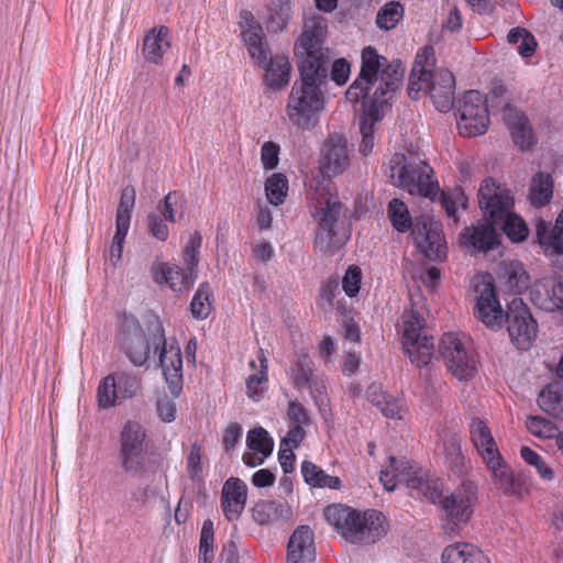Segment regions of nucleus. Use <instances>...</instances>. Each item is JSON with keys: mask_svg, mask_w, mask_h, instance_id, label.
I'll use <instances>...</instances> for the list:
<instances>
[{"mask_svg": "<svg viewBox=\"0 0 563 563\" xmlns=\"http://www.w3.org/2000/svg\"><path fill=\"white\" fill-rule=\"evenodd\" d=\"M366 399L387 418L401 419V406L391 395L386 394L378 384H371L365 393Z\"/></svg>", "mask_w": 563, "mask_h": 563, "instance_id": "obj_38", "label": "nucleus"}, {"mask_svg": "<svg viewBox=\"0 0 563 563\" xmlns=\"http://www.w3.org/2000/svg\"><path fill=\"white\" fill-rule=\"evenodd\" d=\"M260 362V369L250 375L246 379V394L247 397L253 399L254 401L260 400L263 396L264 391L267 388L268 375H267V358L264 355L263 350L258 351L257 355Z\"/></svg>", "mask_w": 563, "mask_h": 563, "instance_id": "obj_45", "label": "nucleus"}, {"mask_svg": "<svg viewBox=\"0 0 563 563\" xmlns=\"http://www.w3.org/2000/svg\"><path fill=\"white\" fill-rule=\"evenodd\" d=\"M428 95L440 112H449L454 104L455 77L449 69L431 71Z\"/></svg>", "mask_w": 563, "mask_h": 563, "instance_id": "obj_23", "label": "nucleus"}, {"mask_svg": "<svg viewBox=\"0 0 563 563\" xmlns=\"http://www.w3.org/2000/svg\"><path fill=\"white\" fill-rule=\"evenodd\" d=\"M507 41L511 45L517 46V51L522 57H530L537 48L534 36L523 27H514L508 32Z\"/></svg>", "mask_w": 563, "mask_h": 563, "instance_id": "obj_49", "label": "nucleus"}, {"mask_svg": "<svg viewBox=\"0 0 563 563\" xmlns=\"http://www.w3.org/2000/svg\"><path fill=\"white\" fill-rule=\"evenodd\" d=\"M319 164L322 174L327 177L342 174L349 167V148L342 135L332 134L324 141Z\"/></svg>", "mask_w": 563, "mask_h": 563, "instance_id": "obj_21", "label": "nucleus"}, {"mask_svg": "<svg viewBox=\"0 0 563 563\" xmlns=\"http://www.w3.org/2000/svg\"><path fill=\"white\" fill-rule=\"evenodd\" d=\"M386 490H394L397 485L404 484L406 487L429 499L432 504L440 503L443 497L442 484L438 478L428 476L421 468L417 467L406 459L389 456V465L380 471L379 476Z\"/></svg>", "mask_w": 563, "mask_h": 563, "instance_id": "obj_7", "label": "nucleus"}, {"mask_svg": "<svg viewBox=\"0 0 563 563\" xmlns=\"http://www.w3.org/2000/svg\"><path fill=\"white\" fill-rule=\"evenodd\" d=\"M496 227H499L514 243L523 242L529 234L526 221L512 210L506 213L505 218L500 219V222H496Z\"/></svg>", "mask_w": 563, "mask_h": 563, "instance_id": "obj_47", "label": "nucleus"}, {"mask_svg": "<svg viewBox=\"0 0 563 563\" xmlns=\"http://www.w3.org/2000/svg\"><path fill=\"white\" fill-rule=\"evenodd\" d=\"M427 53L428 49H424L422 54H417L413 67L410 73L408 84V96L412 100L418 99V95L420 91H426L428 93L429 90V84L432 78V64L429 62Z\"/></svg>", "mask_w": 563, "mask_h": 563, "instance_id": "obj_33", "label": "nucleus"}, {"mask_svg": "<svg viewBox=\"0 0 563 563\" xmlns=\"http://www.w3.org/2000/svg\"><path fill=\"white\" fill-rule=\"evenodd\" d=\"M389 169L393 184L411 196L432 199L439 190L432 167L418 154H394L389 161Z\"/></svg>", "mask_w": 563, "mask_h": 563, "instance_id": "obj_5", "label": "nucleus"}, {"mask_svg": "<svg viewBox=\"0 0 563 563\" xmlns=\"http://www.w3.org/2000/svg\"><path fill=\"white\" fill-rule=\"evenodd\" d=\"M461 244L478 252H487L498 244L496 222L483 216L476 224L467 227L460 236Z\"/></svg>", "mask_w": 563, "mask_h": 563, "instance_id": "obj_22", "label": "nucleus"}, {"mask_svg": "<svg viewBox=\"0 0 563 563\" xmlns=\"http://www.w3.org/2000/svg\"><path fill=\"white\" fill-rule=\"evenodd\" d=\"M494 465H486L492 472L496 486L506 496L522 497L527 492L525 478L519 474H512L503 461V457L497 459Z\"/></svg>", "mask_w": 563, "mask_h": 563, "instance_id": "obj_31", "label": "nucleus"}, {"mask_svg": "<svg viewBox=\"0 0 563 563\" xmlns=\"http://www.w3.org/2000/svg\"><path fill=\"white\" fill-rule=\"evenodd\" d=\"M477 296L474 314L490 330L501 329L505 313L497 298L495 285L492 280H483L476 285Z\"/></svg>", "mask_w": 563, "mask_h": 563, "instance_id": "obj_19", "label": "nucleus"}, {"mask_svg": "<svg viewBox=\"0 0 563 563\" xmlns=\"http://www.w3.org/2000/svg\"><path fill=\"white\" fill-rule=\"evenodd\" d=\"M201 446L195 442L187 456V473L190 479L196 481L201 478L202 465H201Z\"/></svg>", "mask_w": 563, "mask_h": 563, "instance_id": "obj_64", "label": "nucleus"}, {"mask_svg": "<svg viewBox=\"0 0 563 563\" xmlns=\"http://www.w3.org/2000/svg\"><path fill=\"white\" fill-rule=\"evenodd\" d=\"M386 490H394L397 485L404 484L406 487L429 499L432 504L440 503L443 497L442 484L438 478L428 476L421 468L417 467L406 459L389 456V465L380 471L379 476Z\"/></svg>", "mask_w": 563, "mask_h": 563, "instance_id": "obj_6", "label": "nucleus"}, {"mask_svg": "<svg viewBox=\"0 0 563 563\" xmlns=\"http://www.w3.org/2000/svg\"><path fill=\"white\" fill-rule=\"evenodd\" d=\"M404 76L401 60L388 62L373 46L362 49L360 73L347 88L345 98L353 103L362 100L364 114L360 121V152L365 156L374 146V125L382 120L384 109L390 107L389 101L400 88Z\"/></svg>", "mask_w": 563, "mask_h": 563, "instance_id": "obj_1", "label": "nucleus"}, {"mask_svg": "<svg viewBox=\"0 0 563 563\" xmlns=\"http://www.w3.org/2000/svg\"><path fill=\"white\" fill-rule=\"evenodd\" d=\"M505 121L508 129L510 130L511 137L516 145H518L521 150L532 146L533 134L525 115L519 113L506 114Z\"/></svg>", "mask_w": 563, "mask_h": 563, "instance_id": "obj_42", "label": "nucleus"}, {"mask_svg": "<svg viewBox=\"0 0 563 563\" xmlns=\"http://www.w3.org/2000/svg\"><path fill=\"white\" fill-rule=\"evenodd\" d=\"M404 16V7L399 2L390 1L379 9L376 15V25L382 30H393Z\"/></svg>", "mask_w": 563, "mask_h": 563, "instance_id": "obj_52", "label": "nucleus"}, {"mask_svg": "<svg viewBox=\"0 0 563 563\" xmlns=\"http://www.w3.org/2000/svg\"><path fill=\"white\" fill-rule=\"evenodd\" d=\"M471 442L486 465H494L501 457L489 427L481 418H472L470 423Z\"/></svg>", "mask_w": 563, "mask_h": 563, "instance_id": "obj_26", "label": "nucleus"}, {"mask_svg": "<svg viewBox=\"0 0 563 563\" xmlns=\"http://www.w3.org/2000/svg\"><path fill=\"white\" fill-rule=\"evenodd\" d=\"M537 401L544 412L553 417H561L563 415V386L547 385L538 395Z\"/></svg>", "mask_w": 563, "mask_h": 563, "instance_id": "obj_43", "label": "nucleus"}, {"mask_svg": "<svg viewBox=\"0 0 563 563\" xmlns=\"http://www.w3.org/2000/svg\"><path fill=\"white\" fill-rule=\"evenodd\" d=\"M477 498V486L471 481H464L449 495H443L439 505L445 518L457 525L467 522L473 514V506Z\"/></svg>", "mask_w": 563, "mask_h": 563, "instance_id": "obj_17", "label": "nucleus"}, {"mask_svg": "<svg viewBox=\"0 0 563 563\" xmlns=\"http://www.w3.org/2000/svg\"><path fill=\"white\" fill-rule=\"evenodd\" d=\"M169 47V29L164 25L158 29L153 27L144 35L142 54L146 62L159 65Z\"/></svg>", "mask_w": 563, "mask_h": 563, "instance_id": "obj_30", "label": "nucleus"}, {"mask_svg": "<svg viewBox=\"0 0 563 563\" xmlns=\"http://www.w3.org/2000/svg\"><path fill=\"white\" fill-rule=\"evenodd\" d=\"M310 67L299 70V78L291 86L285 109L288 121L302 131L317 125L325 104L323 86L328 73L311 71Z\"/></svg>", "mask_w": 563, "mask_h": 563, "instance_id": "obj_2", "label": "nucleus"}, {"mask_svg": "<svg viewBox=\"0 0 563 563\" xmlns=\"http://www.w3.org/2000/svg\"><path fill=\"white\" fill-rule=\"evenodd\" d=\"M527 429L531 434L543 439H556L558 434L561 432L553 422L539 416L528 418Z\"/></svg>", "mask_w": 563, "mask_h": 563, "instance_id": "obj_59", "label": "nucleus"}, {"mask_svg": "<svg viewBox=\"0 0 563 563\" xmlns=\"http://www.w3.org/2000/svg\"><path fill=\"white\" fill-rule=\"evenodd\" d=\"M361 279V268L356 265L349 266L342 279V288L349 297H354L358 292Z\"/></svg>", "mask_w": 563, "mask_h": 563, "instance_id": "obj_63", "label": "nucleus"}, {"mask_svg": "<svg viewBox=\"0 0 563 563\" xmlns=\"http://www.w3.org/2000/svg\"><path fill=\"white\" fill-rule=\"evenodd\" d=\"M387 213L396 231L405 233L411 229L413 243L426 258L442 261L445 257L446 247L440 225L430 216L421 214L412 220L407 206L397 198L389 201Z\"/></svg>", "mask_w": 563, "mask_h": 563, "instance_id": "obj_3", "label": "nucleus"}, {"mask_svg": "<svg viewBox=\"0 0 563 563\" xmlns=\"http://www.w3.org/2000/svg\"><path fill=\"white\" fill-rule=\"evenodd\" d=\"M115 384L120 394V398L125 400L136 395L140 388V379L136 375L128 372L115 373Z\"/></svg>", "mask_w": 563, "mask_h": 563, "instance_id": "obj_61", "label": "nucleus"}, {"mask_svg": "<svg viewBox=\"0 0 563 563\" xmlns=\"http://www.w3.org/2000/svg\"><path fill=\"white\" fill-rule=\"evenodd\" d=\"M314 560L313 532L308 526H299L287 544V563H314Z\"/></svg>", "mask_w": 563, "mask_h": 563, "instance_id": "obj_27", "label": "nucleus"}, {"mask_svg": "<svg viewBox=\"0 0 563 563\" xmlns=\"http://www.w3.org/2000/svg\"><path fill=\"white\" fill-rule=\"evenodd\" d=\"M246 445L251 451L261 453L264 457H267L273 452L274 442L268 432L262 427H258L247 432Z\"/></svg>", "mask_w": 563, "mask_h": 563, "instance_id": "obj_54", "label": "nucleus"}, {"mask_svg": "<svg viewBox=\"0 0 563 563\" xmlns=\"http://www.w3.org/2000/svg\"><path fill=\"white\" fill-rule=\"evenodd\" d=\"M214 532L213 522L206 519L202 523L199 540L198 562L211 563L214 556Z\"/></svg>", "mask_w": 563, "mask_h": 563, "instance_id": "obj_55", "label": "nucleus"}, {"mask_svg": "<svg viewBox=\"0 0 563 563\" xmlns=\"http://www.w3.org/2000/svg\"><path fill=\"white\" fill-rule=\"evenodd\" d=\"M530 298L541 310H563V282L555 277L543 278L531 288Z\"/></svg>", "mask_w": 563, "mask_h": 563, "instance_id": "obj_24", "label": "nucleus"}, {"mask_svg": "<svg viewBox=\"0 0 563 563\" xmlns=\"http://www.w3.org/2000/svg\"><path fill=\"white\" fill-rule=\"evenodd\" d=\"M439 352L450 373L457 379H468L476 373L475 356L468 352L456 333L442 335Z\"/></svg>", "mask_w": 563, "mask_h": 563, "instance_id": "obj_12", "label": "nucleus"}, {"mask_svg": "<svg viewBox=\"0 0 563 563\" xmlns=\"http://www.w3.org/2000/svg\"><path fill=\"white\" fill-rule=\"evenodd\" d=\"M537 241L547 256L563 254V211L554 224L539 219L536 223Z\"/></svg>", "mask_w": 563, "mask_h": 563, "instance_id": "obj_28", "label": "nucleus"}, {"mask_svg": "<svg viewBox=\"0 0 563 563\" xmlns=\"http://www.w3.org/2000/svg\"><path fill=\"white\" fill-rule=\"evenodd\" d=\"M504 321L514 346L528 351L537 339L538 323L522 299L515 298L508 303Z\"/></svg>", "mask_w": 563, "mask_h": 563, "instance_id": "obj_11", "label": "nucleus"}, {"mask_svg": "<svg viewBox=\"0 0 563 563\" xmlns=\"http://www.w3.org/2000/svg\"><path fill=\"white\" fill-rule=\"evenodd\" d=\"M342 207L336 196L330 192L320 194L319 207L312 212L317 223L313 244L323 254L333 255L350 239V233L339 228Z\"/></svg>", "mask_w": 563, "mask_h": 563, "instance_id": "obj_8", "label": "nucleus"}, {"mask_svg": "<svg viewBox=\"0 0 563 563\" xmlns=\"http://www.w3.org/2000/svg\"><path fill=\"white\" fill-rule=\"evenodd\" d=\"M484 100L488 104L489 113L508 111V114H514L510 107L509 92L504 86L493 88L487 96H484Z\"/></svg>", "mask_w": 563, "mask_h": 563, "instance_id": "obj_57", "label": "nucleus"}, {"mask_svg": "<svg viewBox=\"0 0 563 563\" xmlns=\"http://www.w3.org/2000/svg\"><path fill=\"white\" fill-rule=\"evenodd\" d=\"M151 272L157 284L166 283L174 291L189 289L197 279L196 273L185 271L177 265L157 264L152 266Z\"/></svg>", "mask_w": 563, "mask_h": 563, "instance_id": "obj_29", "label": "nucleus"}, {"mask_svg": "<svg viewBox=\"0 0 563 563\" xmlns=\"http://www.w3.org/2000/svg\"><path fill=\"white\" fill-rule=\"evenodd\" d=\"M239 26L251 58L254 63H264L271 48L261 23L251 11L242 10L239 14Z\"/></svg>", "mask_w": 563, "mask_h": 563, "instance_id": "obj_20", "label": "nucleus"}, {"mask_svg": "<svg viewBox=\"0 0 563 563\" xmlns=\"http://www.w3.org/2000/svg\"><path fill=\"white\" fill-rule=\"evenodd\" d=\"M247 498L246 484L236 477H230L222 486L221 509L229 521H235L242 515Z\"/></svg>", "mask_w": 563, "mask_h": 563, "instance_id": "obj_25", "label": "nucleus"}, {"mask_svg": "<svg viewBox=\"0 0 563 563\" xmlns=\"http://www.w3.org/2000/svg\"><path fill=\"white\" fill-rule=\"evenodd\" d=\"M477 197L483 216L493 222H500V219L505 218L515 206L510 190L492 177L482 181Z\"/></svg>", "mask_w": 563, "mask_h": 563, "instance_id": "obj_14", "label": "nucleus"}, {"mask_svg": "<svg viewBox=\"0 0 563 563\" xmlns=\"http://www.w3.org/2000/svg\"><path fill=\"white\" fill-rule=\"evenodd\" d=\"M553 196V179L548 173L539 172L532 178L529 188V201L533 207L547 206Z\"/></svg>", "mask_w": 563, "mask_h": 563, "instance_id": "obj_41", "label": "nucleus"}, {"mask_svg": "<svg viewBox=\"0 0 563 563\" xmlns=\"http://www.w3.org/2000/svg\"><path fill=\"white\" fill-rule=\"evenodd\" d=\"M97 401L101 409H110L122 401L115 384V375L109 374L100 380L97 388Z\"/></svg>", "mask_w": 563, "mask_h": 563, "instance_id": "obj_48", "label": "nucleus"}, {"mask_svg": "<svg viewBox=\"0 0 563 563\" xmlns=\"http://www.w3.org/2000/svg\"><path fill=\"white\" fill-rule=\"evenodd\" d=\"M288 192V179L282 173H275L266 179L265 194L269 203L279 206Z\"/></svg>", "mask_w": 563, "mask_h": 563, "instance_id": "obj_51", "label": "nucleus"}, {"mask_svg": "<svg viewBox=\"0 0 563 563\" xmlns=\"http://www.w3.org/2000/svg\"><path fill=\"white\" fill-rule=\"evenodd\" d=\"M441 206L446 216L453 219L454 223L457 222L456 211L461 207L466 208L467 199L462 189L455 188L451 191H443L440 199Z\"/></svg>", "mask_w": 563, "mask_h": 563, "instance_id": "obj_56", "label": "nucleus"}, {"mask_svg": "<svg viewBox=\"0 0 563 563\" xmlns=\"http://www.w3.org/2000/svg\"><path fill=\"white\" fill-rule=\"evenodd\" d=\"M521 459L529 465L533 466L543 481H552L554 477L552 468L545 463L543 457L528 446L520 449Z\"/></svg>", "mask_w": 563, "mask_h": 563, "instance_id": "obj_58", "label": "nucleus"}, {"mask_svg": "<svg viewBox=\"0 0 563 563\" xmlns=\"http://www.w3.org/2000/svg\"><path fill=\"white\" fill-rule=\"evenodd\" d=\"M118 450H150L146 429L137 421H126L119 433Z\"/></svg>", "mask_w": 563, "mask_h": 563, "instance_id": "obj_35", "label": "nucleus"}, {"mask_svg": "<svg viewBox=\"0 0 563 563\" xmlns=\"http://www.w3.org/2000/svg\"><path fill=\"white\" fill-rule=\"evenodd\" d=\"M255 64L265 70L264 81L272 89H280L288 85L291 67L286 56L277 55L273 57L271 53L266 55L264 63Z\"/></svg>", "mask_w": 563, "mask_h": 563, "instance_id": "obj_32", "label": "nucleus"}, {"mask_svg": "<svg viewBox=\"0 0 563 563\" xmlns=\"http://www.w3.org/2000/svg\"><path fill=\"white\" fill-rule=\"evenodd\" d=\"M457 129L460 134L473 137L484 134L489 125L488 104L477 90L466 91L456 106Z\"/></svg>", "mask_w": 563, "mask_h": 563, "instance_id": "obj_10", "label": "nucleus"}, {"mask_svg": "<svg viewBox=\"0 0 563 563\" xmlns=\"http://www.w3.org/2000/svg\"><path fill=\"white\" fill-rule=\"evenodd\" d=\"M292 386L301 391L309 389L318 406L323 404L324 385L319 384L314 376V364L305 349L297 350L290 360L287 371Z\"/></svg>", "mask_w": 563, "mask_h": 563, "instance_id": "obj_16", "label": "nucleus"}, {"mask_svg": "<svg viewBox=\"0 0 563 563\" xmlns=\"http://www.w3.org/2000/svg\"><path fill=\"white\" fill-rule=\"evenodd\" d=\"M296 54L301 55L298 70H305L311 66V71L328 73L327 60L322 51V27H307L296 44Z\"/></svg>", "mask_w": 563, "mask_h": 563, "instance_id": "obj_18", "label": "nucleus"}, {"mask_svg": "<svg viewBox=\"0 0 563 563\" xmlns=\"http://www.w3.org/2000/svg\"><path fill=\"white\" fill-rule=\"evenodd\" d=\"M211 296L212 290L210 285L208 283L200 284L190 302V311L195 319L205 320L209 317L212 308L210 301Z\"/></svg>", "mask_w": 563, "mask_h": 563, "instance_id": "obj_50", "label": "nucleus"}, {"mask_svg": "<svg viewBox=\"0 0 563 563\" xmlns=\"http://www.w3.org/2000/svg\"><path fill=\"white\" fill-rule=\"evenodd\" d=\"M290 515L289 507L276 500H260L252 508V517L258 525H268Z\"/></svg>", "mask_w": 563, "mask_h": 563, "instance_id": "obj_40", "label": "nucleus"}, {"mask_svg": "<svg viewBox=\"0 0 563 563\" xmlns=\"http://www.w3.org/2000/svg\"><path fill=\"white\" fill-rule=\"evenodd\" d=\"M120 350L137 367L146 364L151 346L145 331L135 318H125L117 338Z\"/></svg>", "mask_w": 563, "mask_h": 563, "instance_id": "obj_15", "label": "nucleus"}, {"mask_svg": "<svg viewBox=\"0 0 563 563\" xmlns=\"http://www.w3.org/2000/svg\"><path fill=\"white\" fill-rule=\"evenodd\" d=\"M155 349H159V364L163 375L173 397H178L183 390V357L176 343H168L162 324L156 328L153 338Z\"/></svg>", "mask_w": 563, "mask_h": 563, "instance_id": "obj_13", "label": "nucleus"}, {"mask_svg": "<svg viewBox=\"0 0 563 563\" xmlns=\"http://www.w3.org/2000/svg\"><path fill=\"white\" fill-rule=\"evenodd\" d=\"M168 219H165L158 211L154 210L147 214V230L151 236L165 242L168 239Z\"/></svg>", "mask_w": 563, "mask_h": 563, "instance_id": "obj_62", "label": "nucleus"}, {"mask_svg": "<svg viewBox=\"0 0 563 563\" xmlns=\"http://www.w3.org/2000/svg\"><path fill=\"white\" fill-rule=\"evenodd\" d=\"M441 449L445 463L456 475H462L466 468L465 457L461 450V438L451 432L441 435Z\"/></svg>", "mask_w": 563, "mask_h": 563, "instance_id": "obj_37", "label": "nucleus"}, {"mask_svg": "<svg viewBox=\"0 0 563 563\" xmlns=\"http://www.w3.org/2000/svg\"><path fill=\"white\" fill-rule=\"evenodd\" d=\"M135 203V189L126 186L121 191L120 202L117 209L115 227H128L131 223V213Z\"/></svg>", "mask_w": 563, "mask_h": 563, "instance_id": "obj_53", "label": "nucleus"}, {"mask_svg": "<svg viewBox=\"0 0 563 563\" xmlns=\"http://www.w3.org/2000/svg\"><path fill=\"white\" fill-rule=\"evenodd\" d=\"M323 515L325 520L351 543H374L385 534V517L374 509L360 512L347 506L330 505Z\"/></svg>", "mask_w": 563, "mask_h": 563, "instance_id": "obj_4", "label": "nucleus"}, {"mask_svg": "<svg viewBox=\"0 0 563 563\" xmlns=\"http://www.w3.org/2000/svg\"><path fill=\"white\" fill-rule=\"evenodd\" d=\"M423 320L418 311L410 309L402 314V347L410 358L411 363L423 368L431 362L434 339L433 336L422 335Z\"/></svg>", "mask_w": 563, "mask_h": 563, "instance_id": "obj_9", "label": "nucleus"}, {"mask_svg": "<svg viewBox=\"0 0 563 563\" xmlns=\"http://www.w3.org/2000/svg\"><path fill=\"white\" fill-rule=\"evenodd\" d=\"M186 209V200L181 192L170 191L156 206L158 211L168 222L175 223L184 217Z\"/></svg>", "mask_w": 563, "mask_h": 563, "instance_id": "obj_46", "label": "nucleus"}, {"mask_svg": "<svg viewBox=\"0 0 563 563\" xmlns=\"http://www.w3.org/2000/svg\"><path fill=\"white\" fill-rule=\"evenodd\" d=\"M443 563H490L488 558L473 544L455 543L442 553Z\"/></svg>", "mask_w": 563, "mask_h": 563, "instance_id": "obj_36", "label": "nucleus"}, {"mask_svg": "<svg viewBox=\"0 0 563 563\" xmlns=\"http://www.w3.org/2000/svg\"><path fill=\"white\" fill-rule=\"evenodd\" d=\"M201 235L199 232H194V234L190 235L187 245L184 250V265L186 269L190 273L197 274V266L199 263V250L201 247Z\"/></svg>", "mask_w": 563, "mask_h": 563, "instance_id": "obj_60", "label": "nucleus"}, {"mask_svg": "<svg viewBox=\"0 0 563 563\" xmlns=\"http://www.w3.org/2000/svg\"><path fill=\"white\" fill-rule=\"evenodd\" d=\"M118 461L125 474L143 478L148 473L150 450H118Z\"/></svg>", "mask_w": 563, "mask_h": 563, "instance_id": "obj_34", "label": "nucleus"}, {"mask_svg": "<svg viewBox=\"0 0 563 563\" xmlns=\"http://www.w3.org/2000/svg\"><path fill=\"white\" fill-rule=\"evenodd\" d=\"M301 474L305 482L313 487L338 489L341 486L339 477L328 475L322 468L310 461L301 463Z\"/></svg>", "mask_w": 563, "mask_h": 563, "instance_id": "obj_44", "label": "nucleus"}, {"mask_svg": "<svg viewBox=\"0 0 563 563\" xmlns=\"http://www.w3.org/2000/svg\"><path fill=\"white\" fill-rule=\"evenodd\" d=\"M292 18L291 0H271L267 5V29L278 33L284 31Z\"/></svg>", "mask_w": 563, "mask_h": 563, "instance_id": "obj_39", "label": "nucleus"}]
</instances>
